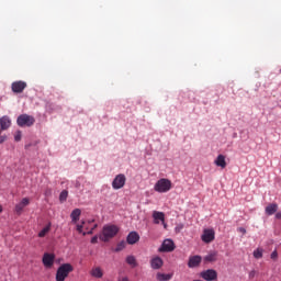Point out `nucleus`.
I'll return each instance as SVG.
<instances>
[{
  "label": "nucleus",
  "mask_w": 281,
  "mask_h": 281,
  "mask_svg": "<svg viewBox=\"0 0 281 281\" xmlns=\"http://www.w3.org/2000/svg\"><path fill=\"white\" fill-rule=\"evenodd\" d=\"M91 276L93 278H102V276H104V273L102 272V269H100V267H97L91 270Z\"/></svg>",
  "instance_id": "4be33fe9"
},
{
  "label": "nucleus",
  "mask_w": 281,
  "mask_h": 281,
  "mask_svg": "<svg viewBox=\"0 0 281 281\" xmlns=\"http://www.w3.org/2000/svg\"><path fill=\"white\" fill-rule=\"evenodd\" d=\"M238 232H240L241 234H247V229H245L244 227H239Z\"/></svg>",
  "instance_id": "c9c22d12"
},
{
  "label": "nucleus",
  "mask_w": 281,
  "mask_h": 281,
  "mask_svg": "<svg viewBox=\"0 0 281 281\" xmlns=\"http://www.w3.org/2000/svg\"><path fill=\"white\" fill-rule=\"evenodd\" d=\"M217 252H211L204 257L205 262H216Z\"/></svg>",
  "instance_id": "412c9836"
},
{
  "label": "nucleus",
  "mask_w": 281,
  "mask_h": 281,
  "mask_svg": "<svg viewBox=\"0 0 281 281\" xmlns=\"http://www.w3.org/2000/svg\"><path fill=\"white\" fill-rule=\"evenodd\" d=\"M74 271V266L71 263H63L59 266L56 272V281H65L69 278V274Z\"/></svg>",
  "instance_id": "f03ea898"
},
{
  "label": "nucleus",
  "mask_w": 281,
  "mask_h": 281,
  "mask_svg": "<svg viewBox=\"0 0 281 281\" xmlns=\"http://www.w3.org/2000/svg\"><path fill=\"white\" fill-rule=\"evenodd\" d=\"M215 166H218L220 168H227V162L225 161V156L218 155L217 158L214 161Z\"/></svg>",
  "instance_id": "f3484780"
},
{
  "label": "nucleus",
  "mask_w": 281,
  "mask_h": 281,
  "mask_svg": "<svg viewBox=\"0 0 281 281\" xmlns=\"http://www.w3.org/2000/svg\"><path fill=\"white\" fill-rule=\"evenodd\" d=\"M254 258H256L257 260H260V258H262V249L261 248H257L256 250H254Z\"/></svg>",
  "instance_id": "a878e982"
},
{
  "label": "nucleus",
  "mask_w": 281,
  "mask_h": 281,
  "mask_svg": "<svg viewBox=\"0 0 281 281\" xmlns=\"http://www.w3.org/2000/svg\"><path fill=\"white\" fill-rule=\"evenodd\" d=\"M52 229V223H48L47 226H45L40 233H38V238H45V236H47V234H49Z\"/></svg>",
  "instance_id": "aec40b11"
},
{
  "label": "nucleus",
  "mask_w": 281,
  "mask_h": 281,
  "mask_svg": "<svg viewBox=\"0 0 281 281\" xmlns=\"http://www.w3.org/2000/svg\"><path fill=\"white\" fill-rule=\"evenodd\" d=\"M27 205H30L29 198L22 199L21 202L15 205V213L19 216H21V214H23V210H25V207H27Z\"/></svg>",
  "instance_id": "9d476101"
},
{
  "label": "nucleus",
  "mask_w": 281,
  "mask_h": 281,
  "mask_svg": "<svg viewBox=\"0 0 281 281\" xmlns=\"http://www.w3.org/2000/svg\"><path fill=\"white\" fill-rule=\"evenodd\" d=\"M154 190L155 192H159L160 194L170 192V190H172V181L166 178H161L155 183Z\"/></svg>",
  "instance_id": "7ed1b4c3"
},
{
  "label": "nucleus",
  "mask_w": 281,
  "mask_h": 281,
  "mask_svg": "<svg viewBox=\"0 0 281 281\" xmlns=\"http://www.w3.org/2000/svg\"><path fill=\"white\" fill-rule=\"evenodd\" d=\"M12 126V120H10V116L4 115L0 119V128L1 131H8Z\"/></svg>",
  "instance_id": "ddd939ff"
},
{
  "label": "nucleus",
  "mask_w": 281,
  "mask_h": 281,
  "mask_svg": "<svg viewBox=\"0 0 281 281\" xmlns=\"http://www.w3.org/2000/svg\"><path fill=\"white\" fill-rule=\"evenodd\" d=\"M80 214H82V211L80 209H75L71 212L70 218H71L72 223H78V221H80Z\"/></svg>",
  "instance_id": "6ab92c4d"
},
{
  "label": "nucleus",
  "mask_w": 281,
  "mask_h": 281,
  "mask_svg": "<svg viewBox=\"0 0 281 281\" xmlns=\"http://www.w3.org/2000/svg\"><path fill=\"white\" fill-rule=\"evenodd\" d=\"M271 260H278V250H273L270 255Z\"/></svg>",
  "instance_id": "7c9ffc66"
},
{
  "label": "nucleus",
  "mask_w": 281,
  "mask_h": 281,
  "mask_svg": "<svg viewBox=\"0 0 281 281\" xmlns=\"http://www.w3.org/2000/svg\"><path fill=\"white\" fill-rule=\"evenodd\" d=\"M200 277L206 281H214L218 278V272L214 269H207L200 273Z\"/></svg>",
  "instance_id": "423d86ee"
},
{
  "label": "nucleus",
  "mask_w": 281,
  "mask_h": 281,
  "mask_svg": "<svg viewBox=\"0 0 281 281\" xmlns=\"http://www.w3.org/2000/svg\"><path fill=\"white\" fill-rule=\"evenodd\" d=\"M8 139V136H0V144H3Z\"/></svg>",
  "instance_id": "f704fd0d"
},
{
  "label": "nucleus",
  "mask_w": 281,
  "mask_h": 281,
  "mask_svg": "<svg viewBox=\"0 0 281 281\" xmlns=\"http://www.w3.org/2000/svg\"><path fill=\"white\" fill-rule=\"evenodd\" d=\"M157 280H159V281L172 280V274L158 273L157 274Z\"/></svg>",
  "instance_id": "b1692460"
},
{
  "label": "nucleus",
  "mask_w": 281,
  "mask_h": 281,
  "mask_svg": "<svg viewBox=\"0 0 281 281\" xmlns=\"http://www.w3.org/2000/svg\"><path fill=\"white\" fill-rule=\"evenodd\" d=\"M35 122H36V119H34V116L29 114H21L16 119V124L21 128H25V127L30 128V126H34Z\"/></svg>",
  "instance_id": "20e7f679"
},
{
  "label": "nucleus",
  "mask_w": 281,
  "mask_h": 281,
  "mask_svg": "<svg viewBox=\"0 0 281 281\" xmlns=\"http://www.w3.org/2000/svg\"><path fill=\"white\" fill-rule=\"evenodd\" d=\"M248 278L250 280H254V278H256V270L250 271L249 274H248Z\"/></svg>",
  "instance_id": "2f4dec72"
},
{
  "label": "nucleus",
  "mask_w": 281,
  "mask_h": 281,
  "mask_svg": "<svg viewBox=\"0 0 281 281\" xmlns=\"http://www.w3.org/2000/svg\"><path fill=\"white\" fill-rule=\"evenodd\" d=\"M124 186H126V176H124L123 173H120L112 181V188L113 190H122Z\"/></svg>",
  "instance_id": "39448f33"
},
{
  "label": "nucleus",
  "mask_w": 281,
  "mask_h": 281,
  "mask_svg": "<svg viewBox=\"0 0 281 281\" xmlns=\"http://www.w3.org/2000/svg\"><path fill=\"white\" fill-rule=\"evenodd\" d=\"M120 232V227L116 225H105L103 226L102 234L99 236L100 240L103 243H109L111 238H115Z\"/></svg>",
  "instance_id": "f257e3e1"
},
{
  "label": "nucleus",
  "mask_w": 281,
  "mask_h": 281,
  "mask_svg": "<svg viewBox=\"0 0 281 281\" xmlns=\"http://www.w3.org/2000/svg\"><path fill=\"white\" fill-rule=\"evenodd\" d=\"M23 137V133L21 131H16L14 134V142H21Z\"/></svg>",
  "instance_id": "bb28decb"
},
{
  "label": "nucleus",
  "mask_w": 281,
  "mask_h": 281,
  "mask_svg": "<svg viewBox=\"0 0 281 281\" xmlns=\"http://www.w3.org/2000/svg\"><path fill=\"white\" fill-rule=\"evenodd\" d=\"M150 267L151 269H161L164 267V259L161 257H154L150 260Z\"/></svg>",
  "instance_id": "2eb2a0df"
},
{
  "label": "nucleus",
  "mask_w": 281,
  "mask_h": 281,
  "mask_svg": "<svg viewBox=\"0 0 281 281\" xmlns=\"http://www.w3.org/2000/svg\"><path fill=\"white\" fill-rule=\"evenodd\" d=\"M91 223H94V220H89L88 222H86V225L83 226L85 229H89L88 225H91Z\"/></svg>",
  "instance_id": "473e14b6"
},
{
  "label": "nucleus",
  "mask_w": 281,
  "mask_h": 281,
  "mask_svg": "<svg viewBox=\"0 0 281 281\" xmlns=\"http://www.w3.org/2000/svg\"><path fill=\"white\" fill-rule=\"evenodd\" d=\"M126 240L128 245H135L136 243H139V234H137V232H131L127 235Z\"/></svg>",
  "instance_id": "4468645a"
},
{
  "label": "nucleus",
  "mask_w": 281,
  "mask_h": 281,
  "mask_svg": "<svg viewBox=\"0 0 281 281\" xmlns=\"http://www.w3.org/2000/svg\"><path fill=\"white\" fill-rule=\"evenodd\" d=\"M202 258L199 255L195 256H191L189 258V262H188V267L189 269H194L196 267H199V265H201Z\"/></svg>",
  "instance_id": "f8f14e48"
},
{
  "label": "nucleus",
  "mask_w": 281,
  "mask_h": 281,
  "mask_svg": "<svg viewBox=\"0 0 281 281\" xmlns=\"http://www.w3.org/2000/svg\"><path fill=\"white\" fill-rule=\"evenodd\" d=\"M159 251H166V252H170V251H175V241H172V239H166L161 247L159 248Z\"/></svg>",
  "instance_id": "9b49d317"
},
{
  "label": "nucleus",
  "mask_w": 281,
  "mask_h": 281,
  "mask_svg": "<svg viewBox=\"0 0 281 281\" xmlns=\"http://www.w3.org/2000/svg\"><path fill=\"white\" fill-rule=\"evenodd\" d=\"M54 260H56V256L54 254L45 252L42 262L44 267L52 269V267H54Z\"/></svg>",
  "instance_id": "6e6552de"
},
{
  "label": "nucleus",
  "mask_w": 281,
  "mask_h": 281,
  "mask_svg": "<svg viewBox=\"0 0 281 281\" xmlns=\"http://www.w3.org/2000/svg\"><path fill=\"white\" fill-rule=\"evenodd\" d=\"M276 212H278V204L272 203V204H269L268 206H266V214L268 216H273V214H276Z\"/></svg>",
  "instance_id": "a211bd4d"
},
{
  "label": "nucleus",
  "mask_w": 281,
  "mask_h": 281,
  "mask_svg": "<svg viewBox=\"0 0 281 281\" xmlns=\"http://www.w3.org/2000/svg\"><path fill=\"white\" fill-rule=\"evenodd\" d=\"M67 196H69V192L67 190H64L59 194V201L64 203V201H67Z\"/></svg>",
  "instance_id": "393cba45"
},
{
  "label": "nucleus",
  "mask_w": 281,
  "mask_h": 281,
  "mask_svg": "<svg viewBox=\"0 0 281 281\" xmlns=\"http://www.w3.org/2000/svg\"><path fill=\"white\" fill-rule=\"evenodd\" d=\"M1 212H3V206L0 205V214H1Z\"/></svg>",
  "instance_id": "ea45409f"
},
{
  "label": "nucleus",
  "mask_w": 281,
  "mask_h": 281,
  "mask_svg": "<svg viewBox=\"0 0 281 281\" xmlns=\"http://www.w3.org/2000/svg\"><path fill=\"white\" fill-rule=\"evenodd\" d=\"M91 243H92V245L98 244V236L97 235L91 238Z\"/></svg>",
  "instance_id": "72a5a7b5"
},
{
  "label": "nucleus",
  "mask_w": 281,
  "mask_h": 281,
  "mask_svg": "<svg viewBox=\"0 0 281 281\" xmlns=\"http://www.w3.org/2000/svg\"><path fill=\"white\" fill-rule=\"evenodd\" d=\"M98 227V224H94L88 232L83 233V236H91L93 234V231Z\"/></svg>",
  "instance_id": "c756f323"
},
{
  "label": "nucleus",
  "mask_w": 281,
  "mask_h": 281,
  "mask_svg": "<svg viewBox=\"0 0 281 281\" xmlns=\"http://www.w3.org/2000/svg\"><path fill=\"white\" fill-rule=\"evenodd\" d=\"M126 248V241H121L117 244L115 251H122V249Z\"/></svg>",
  "instance_id": "cd10ccee"
},
{
  "label": "nucleus",
  "mask_w": 281,
  "mask_h": 281,
  "mask_svg": "<svg viewBox=\"0 0 281 281\" xmlns=\"http://www.w3.org/2000/svg\"><path fill=\"white\" fill-rule=\"evenodd\" d=\"M126 262L133 268L137 267V259H135V256H127Z\"/></svg>",
  "instance_id": "5701e85b"
},
{
  "label": "nucleus",
  "mask_w": 281,
  "mask_h": 281,
  "mask_svg": "<svg viewBox=\"0 0 281 281\" xmlns=\"http://www.w3.org/2000/svg\"><path fill=\"white\" fill-rule=\"evenodd\" d=\"M121 281H128V279L126 277H124Z\"/></svg>",
  "instance_id": "58836bf2"
},
{
  "label": "nucleus",
  "mask_w": 281,
  "mask_h": 281,
  "mask_svg": "<svg viewBox=\"0 0 281 281\" xmlns=\"http://www.w3.org/2000/svg\"><path fill=\"white\" fill-rule=\"evenodd\" d=\"M25 89H27V82L25 81H14L11 85V91H13V93H23Z\"/></svg>",
  "instance_id": "0eeeda50"
},
{
  "label": "nucleus",
  "mask_w": 281,
  "mask_h": 281,
  "mask_svg": "<svg viewBox=\"0 0 281 281\" xmlns=\"http://www.w3.org/2000/svg\"><path fill=\"white\" fill-rule=\"evenodd\" d=\"M176 229H183V225L177 227Z\"/></svg>",
  "instance_id": "4c0bfd02"
},
{
  "label": "nucleus",
  "mask_w": 281,
  "mask_h": 281,
  "mask_svg": "<svg viewBox=\"0 0 281 281\" xmlns=\"http://www.w3.org/2000/svg\"><path fill=\"white\" fill-rule=\"evenodd\" d=\"M153 218L154 223H156V225H159V221H161L162 223L164 221H166V215L164 214V212L154 211Z\"/></svg>",
  "instance_id": "dca6fc26"
},
{
  "label": "nucleus",
  "mask_w": 281,
  "mask_h": 281,
  "mask_svg": "<svg viewBox=\"0 0 281 281\" xmlns=\"http://www.w3.org/2000/svg\"><path fill=\"white\" fill-rule=\"evenodd\" d=\"M86 225H87V222L82 221L81 224L77 225V232H79V234H82V229H85Z\"/></svg>",
  "instance_id": "c85d7f7f"
},
{
  "label": "nucleus",
  "mask_w": 281,
  "mask_h": 281,
  "mask_svg": "<svg viewBox=\"0 0 281 281\" xmlns=\"http://www.w3.org/2000/svg\"><path fill=\"white\" fill-rule=\"evenodd\" d=\"M201 238H202L203 243H206V244L212 243V240H214V238H215L214 229L205 228L203 231Z\"/></svg>",
  "instance_id": "1a4fd4ad"
},
{
  "label": "nucleus",
  "mask_w": 281,
  "mask_h": 281,
  "mask_svg": "<svg viewBox=\"0 0 281 281\" xmlns=\"http://www.w3.org/2000/svg\"><path fill=\"white\" fill-rule=\"evenodd\" d=\"M276 218H278V220L281 218V212H278V213L276 214Z\"/></svg>",
  "instance_id": "e433bc0d"
}]
</instances>
